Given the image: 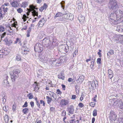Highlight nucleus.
I'll list each match as a JSON object with an SVG mask.
<instances>
[{"instance_id": "7", "label": "nucleus", "mask_w": 123, "mask_h": 123, "mask_svg": "<svg viewBox=\"0 0 123 123\" xmlns=\"http://www.w3.org/2000/svg\"><path fill=\"white\" fill-rule=\"evenodd\" d=\"M63 18L65 19H68L71 20L73 19V16L72 14L68 13L63 14Z\"/></svg>"}, {"instance_id": "11", "label": "nucleus", "mask_w": 123, "mask_h": 123, "mask_svg": "<svg viewBox=\"0 0 123 123\" xmlns=\"http://www.w3.org/2000/svg\"><path fill=\"white\" fill-rule=\"evenodd\" d=\"M74 107L73 105L69 106L68 108L67 111L71 114H73L74 112Z\"/></svg>"}, {"instance_id": "8", "label": "nucleus", "mask_w": 123, "mask_h": 123, "mask_svg": "<svg viewBox=\"0 0 123 123\" xmlns=\"http://www.w3.org/2000/svg\"><path fill=\"white\" fill-rule=\"evenodd\" d=\"M94 82L93 81L90 82L89 83L88 87L90 90L89 91L91 92L92 89V92L93 93L94 92V91L95 90L94 88Z\"/></svg>"}, {"instance_id": "17", "label": "nucleus", "mask_w": 123, "mask_h": 123, "mask_svg": "<svg viewBox=\"0 0 123 123\" xmlns=\"http://www.w3.org/2000/svg\"><path fill=\"white\" fill-rule=\"evenodd\" d=\"M58 77L59 79H62L63 80H64V78L65 77L63 72H60L58 75Z\"/></svg>"}, {"instance_id": "64", "label": "nucleus", "mask_w": 123, "mask_h": 123, "mask_svg": "<svg viewBox=\"0 0 123 123\" xmlns=\"http://www.w3.org/2000/svg\"><path fill=\"white\" fill-rule=\"evenodd\" d=\"M73 79L71 78H69L68 79V81L69 82H71L72 81Z\"/></svg>"}, {"instance_id": "31", "label": "nucleus", "mask_w": 123, "mask_h": 123, "mask_svg": "<svg viewBox=\"0 0 123 123\" xmlns=\"http://www.w3.org/2000/svg\"><path fill=\"white\" fill-rule=\"evenodd\" d=\"M65 3V2L64 1H62L60 3V4H61V7L63 8V9L64 8V4Z\"/></svg>"}, {"instance_id": "60", "label": "nucleus", "mask_w": 123, "mask_h": 123, "mask_svg": "<svg viewBox=\"0 0 123 123\" xmlns=\"http://www.w3.org/2000/svg\"><path fill=\"white\" fill-rule=\"evenodd\" d=\"M62 86L63 90H65V88L66 87L65 85L63 84H62Z\"/></svg>"}, {"instance_id": "20", "label": "nucleus", "mask_w": 123, "mask_h": 123, "mask_svg": "<svg viewBox=\"0 0 123 123\" xmlns=\"http://www.w3.org/2000/svg\"><path fill=\"white\" fill-rule=\"evenodd\" d=\"M58 64L59 65L60 63L64 61L65 58L64 57H60L59 59H57Z\"/></svg>"}, {"instance_id": "18", "label": "nucleus", "mask_w": 123, "mask_h": 123, "mask_svg": "<svg viewBox=\"0 0 123 123\" xmlns=\"http://www.w3.org/2000/svg\"><path fill=\"white\" fill-rule=\"evenodd\" d=\"M48 7L47 5L45 3H44L43 6L40 7L39 8V10L41 11H42L44 9L46 10Z\"/></svg>"}, {"instance_id": "52", "label": "nucleus", "mask_w": 123, "mask_h": 123, "mask_svg": "<svg viewBox=\"0 0 123 123\" xmlns=\"http://www.w3.org/2000/svg\"><path fill=\"white\" fill-rule=\"evenodd\" d=\"M97 97V95H96L94 96V97L93 98H92L93 99V101L94 102H96L97 101L95 99V98Z\"/></svg>"}, {"instance_id": "4", "label": "nucleus", "mask_w": 123, "mask_h": 123, "mask_svg": "<svg viewBox=\"0 0 123 123\" xmlns=\"http://www.w3.org/2000/svg\"><path fill=\"white\" fill-rule=\"evenodd\" d=\"M109 19L110 20H111L113 22H117V20H117V19L118 18L117 15L116 14V12L115 11H113V12L111 13Z\"/></svg>"}, {"instance_id": "57", "label": "nucleus", "mask_w": 123, "mask_h": 123, "mask_svg": "<svg viewBox=\"0 0 123 123\" xmlns=\"http://www.w3.org/2000/svg\"><path fill=\"white\" fill-rule=\"evenodd\" d=\"M2 103L3 104H5V102L6 101V100L5 98L4 97H3L2 98Z\"/></svg>"}, {"instance_id": "59", "label": "nucleus", "mask_w": 123, "mask_h": 123, "mask_svg": "<svg viewBox=\"0 0 123 123\" xmlns=\"http://www.w3.org/2000/svg\"><path fill=\"white\" fill-rule=\"evenodd\" d=\"M76 98V96L75 95H72L71 99L74 100Z\"/></svg>"}, {"instance_id": "56", "label": "nucleus", "mask_w": 123, "mask_h": 123, "mask_svg": "<svg viewBox=\"0 0 123 123\" xmlns=\"http://www.w3.org/2000/svg\"><path fill=\"white\" fill-rule=\"evenodd\" d=\"M36 104L38 107H39V108H40V104H39V102L38 101H36Z\"/></svg>"}, {"instance_id": "21", "label": "nucleus", "mask_w": 123, "mask_h": 123, "mask_svg": "<svg viewBox=\"0 0 123 123\" xmlns=\"http://www.w3.org/2000/svg\"><path fill=\"white\" fill-rule=\"evenodd\" d=\"M28 5L27 2L25 1L22 3L21 5V7H24V8H25Z\"/></svg>"}, {"instance_id": "3", "label": "nucleus", "mask_w": 123, "mask_h": 123, "mask_svg": "<svg viewBox=\"0 0 123 123\" xmlns=\"http://www.w3.org/2000/svg\"><path fill=\"white\" fill-rule=\"evenodd\" d=\"M44 46L40 43H37L34 47V50L36 52H40L44 49Z\"/></svg>"}, {"instance_id": "58", "label": "nucleus", "mask_w": 123, "mask_h": 123, "mask_svg": "<svg viewBox=\"0 0 123 123\" xmlns=\"http://www.w3.org/2000/svg\"><path fill=\"white\" fill-rule=\"evenodd\" d=\"M36 86L35 87V89H37V90H39V88L38 87V85L37 84L36 85Z\"/></svg>"}, {"instance_id": "9", "label": "nucleus", "mask_w": 123, "mask_h": 123, "mask_svg": "<svg viewBox=\"0 0 123 123\" xmlns=\"http://www.w3.org/2000/svg\"><path fill=\"white\" fill-rule=\"evenodd\" d=\"M57 59L54 60H52L50 62V63L52 65V66L57 67L59 66L58 64V63L57 61Z\"/></svg>"}, {"instance_id": "39", "label": "nucleus", "mask_w": 123, "mask_h": 123, "mask_svg": "<svg viewBox=\"0 0 123 123\" xmlns=\"http://www.w3.org/2000/svg\"><path fill=\"white\" fill-rule=\"evenodd\" d=\"M97 110L95 109L93 112V115L94 116H96L97 115Z\"/></svg>"}, {"instance_id": "25", "label": "nucleus", "mask_w": 123, "mask_h": 123, "mask_svg": "<svg viewBox=\"0 0 123 123\" xmlns=\"http://www.w3.org/2000/svg\"><path fill=\"white\" fill-rule=\"evenodd\" d=\"M84 76H80L78 78V80H79V82H82L84 80Z\"/></svg>"}, {"instance_id": "36", "label": "nucleus", "mask_w": 123, "mask_h": 123, "mask_svg": "<svg viewBox=\"0 0 123 123\" xmlns=\"http://www.w3.org/2000/svg\"><path fill=\"white\" fill-rule=\"evenodd\" d=\"M78 8L79 9H81L82 7V4L81 2H80L78 4Z\"/></svg>"}, {"instance_id": "44", "label": "nucleus", "mask_w": 123, "mask_h": 123, "mask_svg": "<svg viewBox=\"0 0 123 123\" xmlns=\"http://www.w3.org/2000/svg\"><path fill=\"white\" fill-rule=\"evenodd\" d=\"M6 32H4L2 35H0L1 40H2V38L4 37L6 35Z\"/></svg>"}, {"instance_id": "48", "label": "nucleus", "mask_w": 123, "mask_h": 123, "mask_svg": "<svg viewBox=\"0 0 123 123\" xmlns=\"http://www.w3.org/2000/svg\"><path fill=\"white\" fill-rule=\"evenodd\" d=\"M95 62V60H93V59L92 58V60L91 61V65H92L93 66H94V63Z\"/></svg>"}, {"instance_id": "14", "label": "nucleus", "mask_w": 123, "mask_h": 123, "mask_svg": "<svg viewBox=\"0 0 123 123\" xmlns=\"http://www.w3.org/2000/svg\"><path fill=\"white\" fill-rule=\"evenodd\" d=\"M68 101L65 99H62L61 101L60 104L61 106H65L68 103Z\"/></svg>"}, {"instance_id": "22", "label": "nucleus", "mask_w": 123, "mask_h": 123, "mask_svg": "<svg viewBox=\"0 0 123 123\" xmlns=\"http://www.w3.org/2000/svg\"><path fill=\"white\" fill-rule=\"evenodd\" d=\"M29 111V109L27 108L24 109L22 111V112L24 114H26Z\"/></svg>"}, {"instance_id": "46", "label": "nucleus", "mask_w": 123, "mask_h": 123, "mask_svg": "<svg viewBox=\"0 0 123 123\" xmlns=\"http://www.w3.org/2000/svg\"><path fill=\"white\" fill-rule=\"evenodd\" d=\"M2 10L1 8L0 7V18H3L4 17V16L2 14L1 12Z\"/></svg>"}, {"instance_id": "34", "label": "nucleus", "mask_w": 123, "mask_h": 123, "mask_svg": "<svg viewBox=\"0 0 123 123\" xmlns=\"http://www.w3.org/2000/svg\"><path fill=\"white\" fill-rule=\"evenodd\" d=\"M114 54L113 50L112 49H111L109 50V52L107 53V55H112Z\"/></svg>"}, {"instance_id": "24", "label": "nucleus", "mask_w": 123, "mask_h": 123, "mask_svg": "<svg viewBox=\"0 0 123 123\" xmlns=\"http://www.w3.org/2000/svg\"><path fill=\"white\" fill-rule=\"evenodd\" d=\"M117 30L119 32L123 33V27L121 28L119 26H118L117 27Z\"/></svg>"}, {"instance_id": "32", "label": "nucleus", "mask_w": 123, "mask_h": 123, "mask_svg": "<svg viewBox=\"0 0 123 123\" xmlns=\"http://www.w3.org/2000/svg\"><path fill=\"white\" fill-rule=\"evenodd\" d=\"M5 29L4 27L2 25L0 26V32H2L4 31Z\"/></svg>"}, {"instance_id": "63", "label": "nucleus", "mask_w": 123, "mask_h": 123, "mask_svg": "<svg viewBox=\"0 0 123 123\" xmlns=\"http://www.w3.org/2000/svg\"><path fill=\"white\" fill-rule=\"evenodd\" d=\"M16 107L15 106V105H13L12 106V110L14 111L16 109Z\"/></svg>"}, {"instance_id": "15", "label": "nucleus", "mask_w": 123, "mask_h": 123, "mask_svg": "<svg viewBox=\"0 0 123 123\" xmlns=\"http://www.w3.org/2000/svg\"><path fill=\"white\" fill-rule=\"evenodd\" d=\"M37 73L38 75V77L40 78H41L44 74L43 70L42 69L39 70L37 71Z\"/></svg>"}, {"instance_id": "2", "label": "nucleus", "mask_w": 123, "mask_h": 123, "mask_svg": "<svg viewBox=\"0 0 123 123\" xmlns=\"http://www.w3.org/2000/svg\"><path fill=\"white\" fill-rule=\"evenodd\" d=\"M20 70L18 69L13 70L10 74L11 80L12 81H15L16 79L18 77L19 75Z\"/></svg>"}, {"instance_id": "29", "label": "nucleus", "mask_w": 123, "mask_h": 123, "mask_svg": "<svg viewBox=\"0 0 123 123\" xmlns=\"http://www.w3.org/2000/svg\"><path fill=\"white\" fill-rule=\"evenodd\" d=\"M29 7L31 9V11H32L34 10L36 7V6L33 5H31L29 6Z\"/></svg>"}, {"instance_id": "5", "label": "nucleus", "mask_w": 123, "mask_h": 123, "mask_svg": "<svg viewBox=\"0 0 123 123\" xmlns=\"http://www.w3.org/2000/svg\"><path fill=\"white\" fill-rule=\"evenodd\" d=\"M109 117L110 120L113 122L116 120L117 115L114 111H111L110 112Z\"/></svg>"}, {"instance_id": "62", "label": "nucleus", "mask_w": 123, "mask_h": 123, "mask_svg": "<svg viewBox=\"0 0 123 123\" xmlns=\"http://www.w3.org/2000/svg\"><path fill=\"white\" fill-rule=\"evenodd\" d=\"M85 18L84 17H82V19H80V17H79L78 18V19L80 21V20L81 21H83V20H84L85 19Z\"/></svg>"}, {"instance_id": "38", "label": "nucleus", "mask_w": 123, "mask_h": 123, "mask_svg": "<svg viewBox=\"0 0 123 123\" xmlns=\"http://www.w3.org/2000/svg\"><path fill=\"white\" fill-rule=\"evenodd\" d=\"M17 11L19 13H21L23 12V10L21 8H19L17 9Z\"/></svg>"}, {"instance_id": "45", "label": "nucleus", "mask_w": 123, "mask_h": 123, "mask_svg": "<svg viewBox=\"0 0 123 123\" xmlns=\"http://www.w3.org/2000/svg\"><path fill=\"white\" fill-rule=\"evenodd\" d=\"M95 104L94 102H91L90 103V105L91 107H93L94 106Z\"/></svg>"}, {"instance_id": "33", "label": "nucleus", "mask_w": 123, "mask_h": 123, "mask_svg": "<svg viewBox=\"0 0 123 123\" xmlns=\"http://www.w3.org/2000/svg\"><path fill=\"white\" fill-rule=\"evenodd\" d=\"M46 98L47 99H48L47 100L48 103L49 104L52 100L51 98H50L48 96H47Z\"/></svg>"}, {"instance_id": "1", "label": "nucleus", "mask_w": 123, "mask_h": 123, "mask_svg": "<svg viewBox=\"0 0 123 123\" xmlns=\"http://www.w3.org/2000/svg\"><path fill=\"white\" fill-rule=\"evenodd\" d=\"M108 6L110 11H115L117 17V20L121 19L123 17V11L117 10L119 7V5L117 0H108Z\"/></svg>"}, {"instance_id": "51", "label": "nucleus", "mask_w": 123, "mask_h": 123, "mask_svg": "<svg viewBox=\"0 0 123 123\" xmlns=\"http://www.w3.org/2000/svg\"><path fill=\"white\" fill-rule=\"evenodd\" d=\"M40 104H43V106H45V103L44 101L43 100H40Z\"/></svg>"}, {"instance_id": "37", "label": "nucleus", "mask_w": 123, "mask_h": 123, "mask_svg": "<svg viewBox=\"0 0 123 123\" xmlns=\"http://www.w3.org/2000/svg\"><path fill=\"white\" fill-rule=\"evenodd\" d=\"M5 42L7 43V44H11L12 43V41L10 39L8 40H7L6 41H5Z\"/></svg>"}, {"instance_id": "35", "label": "nucleus", "mask_w": 123, "mask_h": 123, "mask_svg": "<svg viewBox=\"0 0 123 123\" xmlns=\"http://www.w3.org/2000/svg\"><path fill=\"white\" fill-rule=\"evenodd\" d=\"M93 82H94V84L95 88H97L98 86L97 81H93Z\"/></svg>"}, {"instance_id": "6", "label": "nucleus", "mask_w": 123, "mask_h": 123, "mask_svg": "<svg viewBox=\"0 0 123 123\" xmlns=\"http://www.w3.org/2000/svg\"><path fill=\"white\" fill-rule=\"evenodd\" d=\"M59 51L64 53H65V52H67L68 51V50H67L66 47L64 44L60 45L59 46Z\"/></svg>"}, {"instance_id": "54", "label": "nucleus", "mask_w": 123, "mask_h": 123, "mask_svg": "<svg viewBox=\"0 0 123 123\" xmlns=\"http://www.w3.org/2000/svg\"><path fill=\"white\" fill-rule=\"evenodd\" d=\"M21 58L20 56H17L16 57V59L18 61H20L21 59Z\"/></svg>"}, {"instance_id": "47", "label": "nucleus", "mask_w": 123, "mask_h": 123, "mask_svg": "<svg viewBox=\"0 0 123 123\" xmlns=\"http://www.w3.org/2000/svg\"><path fill=\"white\" fill-rule=\"evenodd\" d=\"M30 104L32 108H33L34 107V103L33 102L31 101L30 103Z\"/></svg>"}, {"instance_id": "49", "label": "nucleus", "mask_w": 123, "mask_h": 123, "mask_svg": "<svg viewBox=\"0 0 123 123\" xmlns=\"http://www.w3.org/2000/svg\"><path fill=\"white\" fill-rule=\"evenodd\" d=\"M28 106V103L27 102H25L24 104L22 106L23 107H26Z\"/></svg>"}, {"instance_id": "50", "label": "nucleus", "mask_w": 123, "mask_h": 123, "mask_svg": "<svg viewBox=\"0 0 123 123\" xmlns=\"http://www.w3.org/2000/svg\"><path fill=\"white\" fill-rule=\"evenodd\" d=\"M56 93L59 94H61L62 93L61 91H60L59 89H58L56 90Z\"/></svg>"}, {"instance_id": "43", "label": "nucleus", "mask_w": 123, "mask_h": 123, "mask_svg": "<svg viewBox=\"0 0 123 123\" xmlns=\"http://www.w3.org/2000/svg\"><path fill=\"white\" fill-rule=\"evenodd\" d=\"M66 114V111H63L61 115L63 116H65Z\"/></svg>"}, {"instance_id": "61", "label": "nucleus", "mask_w": 123, "mask_h": 123, "mask_svg": "<svg viewBox=\"0 0 123 123\" xmlns=\"http://www.w3.org/2000/svg\"><path fill=\"white\" fill-rule=\"evenodd\" d=\"M75 122V121L74 119H72L70 121V123H74Z\"/></svg>"}, {"instance_id": "53", "label": "nucleus", "mask_w": 123, "mask_h": 123, "mask_svg": "<svg viewBox=\"0 0 123 123\" xmlns=\"http://www.w3.org/2000/svg\"><path fill=\"white\" fill-rule=\"evenodd\" d=\"M84 106L83 104L82 103H80L78 104V106L82 108Z\"/></svg>"}, {"instance_id": "30", "label": "nucleus", "mask_w": 123, "mask_h": 123, "mask_svg": "<svg viewBox=\"0 0 123 123\" xmlns=\"http://www.w3.org/2000/svg\"><path fill=\"white\" fill-rule=\"evenodd\" d=\"M27 96L29 97V98L30 99H32L33 97V95H32V94L31 93H30L28 94L27 95Z\"/></svg>"}, {"instance_id": "26", "label": "nucleus", "mask_w": 123, "mask_h": 123, "mask_svg": "<svg viewBox=\"0 0 123 123\" xmlns=\"http://www.w3.org/2000/svg\"><path fill=\"white\" fill-rule=\"evenodd\" d=\"M42 21L41 20L39 22L38 26L39 27H42L43 24V23L42 22Z\"/></svg>"}, {"instance_id": "19", "label": "nucleus", "mask_w": 123, "mask_h": 123, "mask_svg": "<svg viewBox=\"0 0 123 123\" xmlns=\"http://www.w3.org/2000/svg\"><path fill=\"white\" fill-rule=\"evenodd\" d=\"M108 73L109 74V77L110 79H111L113 76V71L111 69H109L108 70Z\"/></svg>"}, {"instance_id": "41", "label": "nucleus", "mask_w": 123, "mask_h": 123, "mask_svg": "<svg viewBox=\"0 0 123 123\" xmlns=\"http://www.w3.org/2000/svg\"><path fill=\"white\" fill-rule=\"evenodd\" d=\"M4 85L6 86L9 85H8L9 84V83L7 80H4Z\"/></svg>"}, {"instance_id": "13", "label": "nucleus", "mask_w": 123, "mask_h": 123, "mask_svg": "<svg viewBox=\"0 0 123 123\" xmlns=\"http://www.w3.org/2000/svg\"><path fill=\"white\" fill-rule=\"evenodd\" d=\"M12 7L15 8L18 7L19 6L18 2L17 1H13L10 3Z\"/></svg>"}, {"instance_id": "28", "label": "nucleus", "mask_w": 123, "mask_h": 123, "mask_svg": "<svg viewBox=\"0 0 123 123\" xmlns=\"http://www.w3.org/2000/svg\"><path fill=\"white\" fill-rule=\"evenodd\" d=\"M2 50L3 51V52H2L3 53V54L4 55H6L8 54V52H7V51L6 50H5L2 49Z\"/></svg>"}, {"instance_id": "42", "label": "nucleus", "mask_w": 123, "mask_h": 123, "mask_svg": "<svg viewBox=\"0 0 123 123\" xmlns=\"http://www.w3.org/2000/svg\"><path fill=\"white\" fill-rule=\"evenodd\" d=\"M78 50L77 49H76L75 50L74 53L73 55V57H74L76 56V55H77L78 54Z\"/></svg>"}, {"instance_id": "27", "label": "nucleus", "mask_w": 123, "mask_h": 123, "mask_svg": "<svg viewBox=\"0 0 123 123\" xmlns=\"http://www.w3.org/2000/svg\"><path fill=\"white\" fill-rule=\"evenodd\" d=\"M62 15V13L61 12H58V13H57L55 16L54 18L55 19L56 17L61 16Z\"/></svg>"}, {"instance_id": "55", "label": "nucleus", "mask_w": 123, "mask_h": 123, "mask_svg": "<svg viewBox=\"0 0 123 123\" xmlns=\"http://www.w3.org/2000/svg\"><path fill=\"white\" fill-rule=\"evenodd\" d=\"M75 88L76 89L78 90H79L80 88V87L79 86L76 85L75 86Z\"/></svg>"}, {"instance_id": "40", "label": "nucleus", "mask_w": 123, "mask_h": 123, "mask_svg": "<svg viewBox=\"0 0 123 123\" xmlns=\"http://www.w3.org/2000/svg\"><path fill=\"white\" fill-rule=\"evenodd\" d=\"M101 58H98L97 60V62L98 64H101Z\"/></svg>"}, {"instance_id": "10", "label": "nucleus", "mask_w": 123, "mask_h": 123, "mask_svg": "<svg viewBox=\"0 0 123 123\" xmlns=\"http://www.w3.org/2000/svg\"><path fill=\"white\" fill-rule=\"evenodd\" d=\"M22 51L21 53L23 55H26L27 54L28 52H29V49L25 46L22 47Z\"/></svg>"}, {"instance_id": "12", "label": "nucleus", "mask_w": 123, "mask_h": 123, "mask_svg": "<svg viewBox=\"0 0 123 123\" xmlns=\"http://www.w3.org/2000/svg\"><path fill=\"white\" fill-rule=\"evenodd\" d=\"M50 40L46 38H44L43 40V43L45 47H48L49 46Z\"/></svg>"}, {"instance_id": "23", "label": "nucleus", "mask_w": 123, "mask_h": 123, "mask_svg": "<svg viewBox=\"0 0 123 123\" xmlns=\"http://www.w3.org/2000/svg\"><path fill=\"white\" fill-rule=\"evenodd\" d=\"M4 120L6 123H8L9 122V118L7 115H6L4 117Z\"/></svg>"}, {"instance_id": "16", "label": "nucleus", "mask_w": 123, "mask_h": 123, "mask_svg": "<svg viewBox=\"0 0 123 123\" xmlns=\"http://www.w3.org/2000/svg\"><path fill=\"white\" fill-rule=\"evenodd\" d=\"M118 100V107L120 109L123 110V103L122 101L120 100Z\"/></svg>"}]
</instances>
